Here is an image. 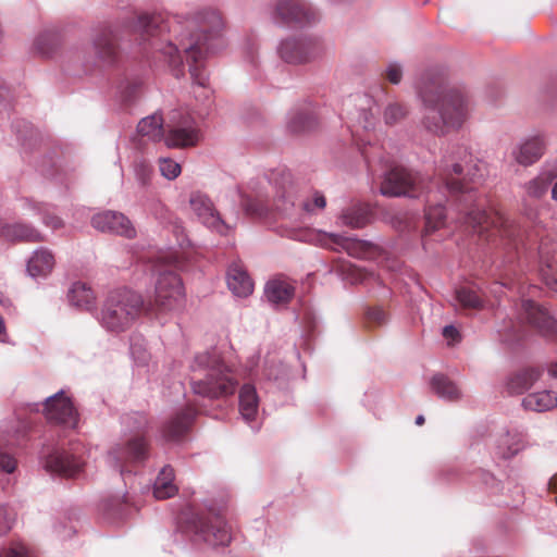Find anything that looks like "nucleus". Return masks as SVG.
Listing matches in <instances>:
<instances>
[{
    "instance_id": "obj_1",
    "label": "nucleus",
    "mask_w": 557,
    "mask_h": 557,
    "mask_svg": "<svg viewBox=\"0 0 557 557\" xmlns=\"http://www.w3.org/2000/svg\"><path fill=\"white\" fill-rule=\"evenodd\" d=\"M361 153L370 172L375 162L383 164L385 172L380 185L383 196L419 198L425 195V235L445 225L446 210L443 202L451 198L463 203L461 211L465 224L495 248L504 250L506 262L515 260L521 242L519 226L500 211H486L480 206H471L474 187L468 185L465 177L461 178L463 164L457 162L454 156H444L438 168L440 180L426 183L422 174L377 153L371 145L362 148Z\"/></svg>"
},
{
    "instance_id": "obj_2",
    "label": "nucleus",
    "mask_w": 557,
    "mask_h": 557,
    "mask_svg": "<svg viewBox=\"0 0 557 557\" xmlns=\"http://www.w3.org/2000/svg\"><path fill=\"white\" fill-rule=\"evenodd\" d=\"M223 26L221 14L214 9H202L185 15L141 14L136 22L141 40L147 42L150 50L163 57L175 77L183 75L182 53L185 54L191 79L201 88L208 82L203 60L223 46Z\"/></svg>"
},
{
    "instance_id": "obj_3",
    "label": "nucleus",
    "mask_w": 557,
    "mask_h": 557,
    "mask_svg": "<svg viewBox=\"0 0 557 557\" xmlns=\"http://www.w3.org/2000/svg\"><path fill=\"white\" fill-rule=\"evenodd\" d=\"M421 103L420 126L435 136L459 129L467 121L470 101L465 89L451 86L440 72L428 71L417 82Z\"/></svg>"
},
{
    "instance_id": "obj_4",
    "label": "nucleus",
    "mask_w": 557,
    "mask_h": 557,
    "mask_svg": "<svg viewBox=\"0 0 557 557\" xmlns=\"http://www.w3.org/2000/svg\"><path fill=\"white\" fill-rule=\"evenodd\" d=\"M190 371L193 392L211 399L232 395L238 384L234 373L215 349L196 355Z\"/></svg>"
},
{
    "instance_id": "obj_5",
    "label": "nucleus",
    "mask_w": 557,
    "mask_h": 557,
    "mask_svg": "<svg viewBox=\"0 0 557 557\" xmlns=\"http://www.w3.org/2000/svg\"><path fill=\"white\" fill-rule=\"evenodd\" d=\"M161 264L156 265L158 278L154 288V305L161 311H172L180 308L184 300V287L181 277L172 270L185 269V256L170 249L158 258Z\"/></svg>"
},
{
    "instance_id": "obj_6",
    "label": "nucleus",
    "mask_w": 557,
    "mask_h": 557,
    "mask_svg": "<svg viewBox=\"0 0 557 557\" xmlns=\"http://www.w3.org/2000/svg\"><path fill=\"white\" fill-rule=\"evenodd\" d=\"M143 307L144 299L138 293L127 288L114 289L102 305L99 321L109 332H124L139 317Z\"/></svg>"
},
{
    "instance_id": "obj_7",
    "label": "nucleus",
    "mask_w": 557,
    "mask_h": 557,
    "mask_svg": "<svg viewBox=\"0 0 557 557\" xmlns=\"http://www.w3.org/2000/svg\"><path fill=\"white\" fill-rule=\"evenodd\" d=\"M268 183L273 188L275 209L286 216H293L297 210L314 214L326 206L324 195L318 190L296 203V190L292 182V174L285 169L273 171Z\"/></svg>"
},
{
    "instance_id": "obj_8",
    "label": "nucleus",
    "mask_w": 557,
    "mask_h": 557,
    "mask_svg": "<svg viewBox=\"0 0 557 557\" xmlns=\"http://www.w3.org/2000/svg\"><path fill=\"white\" fill-rule=\"evenodd\" d=\"M122 423L129 433L134 434L126 441L124 446L117 445L113 447L106 457L107 463L121 475L127 471L126 462H143L148 457V444L141 434L148 424L146 416L139 412L125 414L122 418Z\"/></svg>"
},
{
    "instance_id": "obj_9",
    "label": "nucleus",
    "mask_w": 557,
    "mask_h": 557,
    "mask_svg": "<svg viewBox=\"0 0 557 557\" xmlns=\"http://www.w3.org/2000/svg\"><path fill=\"white\" fill-rule=\"evenodd\" d=\"M187 529L194 534L196 542L213 547L226 546L232 540L231 529L224 517L211 508L190 519Z\"/></svg>"
},
{
    "instance_id": "obj_10",
    "label": "nucleus",
    "mask_w": 557,
    "mask_h": 557,
    "mask_svg": "<svg viewBox=\"0 0 557 557\" xmlns=\"http://www.w3.org/2000/svg\"><path fill=\"white\" fill-rule=\"evenodd\" d=\"M201 138L196 121L181 111L171 112L165 122L164 141L170 148H188L196 146Z\"/></svg>"
},
{
    "instance_id": "obj_11",
    "label": "nucleus",
    "mask_w": 557,
    "mask_h": 557,
    "mask_svg": "<svg viewBox=\"0 0 557 557\" xmlns=\"http://www.w3.org/2000/svg\"><path fill=\"white\" fill-rule=\"evenodd\" d=\"M318 18L319 13L306 0H276L272 13L274 23L283 26L306 25Z\"/></svg>"
},
{
    "instance_id": "obj_12",
    "label": "nucleus",
    "mask_w": 557,
    "mask_h": 557,
    "mask_svg": "<svg viewBox=\"0 0 557 557\" xmlns=\"http://www.w3.org/2000/svg\"><path fill=\"white\" fill-rule=\"evenodd\" d=\"M42 412L51 423L69 429H75L78 424V412L63 389L46 398Z\"/></svg>"
},
{
    "instance_id": "obj_13",
    "label": "nucleus",
    "mask_w": 557,
    "mask_h": 557,
    "mask_svg": "<svg viewBox=\"0 0 557 557\" xmlns=\"http://www.w3.org/2000/svg\"><path fill=\"white\" fill-rule=\"evenodd\" d=\"M94 58L85 63L86 71L113 66L120 59L116 38L109 27H102L92 39Z\"/></svg>"
},
{
    "instance_id": "obj_14",
    "label": "nucleus",
    "mask_w": 557,
    "mask_h": 557,
    "mask_svg": "<svg viewBox=\"0 0 557 557\" xmlns=\"http://www.w3.org/2000/svg\"><path fill=\"white\" fill-rule=\"evenodd\" d=\"M30 425L25 420H16L0 436V470L5 473H13L17 462L15 458L3 451V447H20L27 441Z\"/></svg>"
},
{
    "instance_id": "obj_15",
    "label": "nucleus",
    "mask_w": 557,
    "mask_h": 557,
    "mask_svg": "<svg viewBox=\"0 0 557 557\" xmlns=\"http://www.w3.org/2000/svg\"><path fill=\"white\" fill-rule=\"evenodd\" d=\"M189 206L198 220L208 228L226 235L231 226L221 218L211 199L200 191H194L189 197Z\"/></svg>"
},
{
    "instance_id": "obj_16",
    "label": "nucleus",
    "mask_w": 557,
    "mask_h": 557,
    "mask_svg": "<svg viewBox=\"0 0 557 557\" xmlns=\"http://www.w3.org/2000/svg\"><path fill=\"white\" fill-rule=\"evenodd\" d=\"M519 317L545 336L557 334V320L542 305L529 299L522 300Z\"/></svg>"
},
{
    "instance_id": "obj_17",
    "label": "nucleus",
    "mask_w": 557,
    "mask_h": 557,
    "mask_svg": "<svg viewBox=\"0 0 557 557\" xmlns=\"http://www.w3.org/2000/svg\"><path fill=\"white\" fill-rule=\"evenodd\" d=\"M519 317L545 336L557 334V320L542 305L529 299L522 300Z\"/></svg>"
},
{
    "instance_id": "obj_18",
    "label": "nucleus",
    "mask_w": 557,
    "mask_h": 557,
    "mask_svg": "<svg viewBox=\"0 0 557 557\" xmlns=\"http://www.w3.org/2000/svg\"><path fill=\"white\" fill-rule=\"evenodd\" d=\"M91 225L102 233H110L126 238H134L136 236V230L131 220L119 211L106 210L95 214L91 219Z\"/></svg>"
},
{
    "instance_id": "obj_19",
    "label": "nucleus",
    "mask_w": 557,
    "mask_h": 557,
    "mask_svg": "<svg viewBox=\"0 0 557 557\" xmlns=\"http://www.w3.org/2000/svg\"><path fill=\"white\" fill-rule=\"evenodd\" d=\"M539 253L542 278L549 289L557 292V238L549 234L541 235Z\"/></svg>"
},
{
    "instance_id": "obj_20",
    "label": "nucleus",
    "mask_w": 557,
    "mask_h": 557,
    "mask_svg": "<svg viewBox=\"0 0 557 557\" xmlns=\"http://www.w3.org/2000/svg\"><path fill=\"white\" fill-rule=\"evenodd\" d=\"M546 145V137L542 133L527 136L512 148L511 157L518 164L530 166L544 156Z\"/></svg>"
},
{
    "instance_id": "obj_21",
    "label": "nucleus",
    "mask_w": 557,
    "mask_h": 557,
    "mask_svg": "<svg viewBox=\"0 0 557 557\" xmlns=\"http://www.w3.org/2000/svg\"><path fill=\"white\" fill-rule=\"evenodd\" d=\"M317 52V44L309 38H289L277 47L280 58L286 63L299 64L311 60Z\"/></svg>"
},
{
    "instance_id": "obj_22",
    "label": "nucleus",
    "mask_w": 557,
    "mask_h": 557,
    "mask_svg": "<svg viewBox=\"0 0 557 557\" xmlns=\"http://www.w3.org/2000/svg\"><path fill=\"white\" fill-rule=\"evenodd\" d=\"M45 469L54 474L73 478L78 475L84 467V461L74 453L55 449L44 457Z\"/></svg>"
},
{
    "instance_id": "obj_23",
    "label": "nucleus",
    "mask_w": 557,
    "mask_h": 557,
    "mask_svg": "<svg viewBox=\"0 0 557 557\" xmlns=\"http://www.w3.org/2000/svg\"><path fill=\"white\" fill-rule=\"evenodd\" d=\"M557 178V159L546 161L536 176L523 184V190L528 198L541 200L544 198L554 181Z\"/></svg>"
},
{
    "instance_id": "obj_24",
    "label": "nucleus",
    "mask_w": 557,
    "mask_h": 557,
    "mask_svg": "<svg viewBox=\"0 0 557 557\" xmlns=\"http://www.w3.org/2000/svg\"><path fill=\"white\" fill-rule=\"evenodd\" d=\"M324 235L326 237L325 244L332 249H344L348 255L356 258H369L372 253L373 246L370 243L351 237H345L335 233H325Z\"/></svg>"
},
{
    "instance_id": "obj_25",
    "label": "nucleus",
    "mask_w": 557,
    "mask_h": 557,
    "mask_svg": "<svg viewBox=\"0 0 557 557\" xmlns=\"http://www.w3.org/2000/svg\"><path fill=\"white\" fill-rule=\"evenodd\" d=\"M227 286L237 297H247L253 290V283L239 262H234L227 270Z\"/></svg>"
},
{
    "instance_id": "obj_26",
    "label": "nucleus",
    "mask_w": 557,
    "mask_h": 557,
    "mask_svg": "<svg viewBox=\"0 0 557 557\" xmlns=\"http://www.w3.org/2000/svg\"><path fill=\"white\" fill-rule=\"evenodd\" d=\"M195 417L193 408H185L176 412L162 428V435L166 441H175L189 429Z\"/></svg>"
},
{
    "instance_id": "obj_27",
    "label": "nucleus",
    "mask_w": 557,
    "mask_h": 557,
    "mask_svg": "<svg viewBox=\"0 0 557 557\" xmlns=\"http://www.w3.org/2000/svg\"><path fill=\"white\" fill-rule=\"evenodd\" d=\"M317 116L310 107L295 108L287 116V129L293 134H301L314 128Z\"/></svg>"
},
{
    "instance_id": "obj_28",
    "label": "nucleus",
    "mask_w": 557,
    "mask_h": 557,
    "mask_svg": "<svg viewBox=\"0 0 557 557\" xmlns=\"http://www.w3.org/2000/svg\"><path fill=\"white\" fill-rule=\"evenodd\" d=\"M239 413L249 424L256 422L259 413V397L256 387L245 384L239 391Z\"/></svg>"
},
{
    "instance_id": "obj_29",
    "label": "nucleus",
    "mask_w": 557,
    "mask_h": 557,
    "mask_svg": "<svg viewBox=\"0 0 557 557\" xmlns=\"http://www.w3.org/2000/svg\"><path fill=\"white\" fill-rule=\"evenodd\" d=\"M295 294L294 285L287 280L274 278L267 283L264 296L273 306L287 304Z\"/></svg>"
},
{
    "instance_id": "obj_30",
    "label": "nucleus",
    "mask_w": 557,
    "mask_h": 557,
    "mask_svg": "<svg viewBox=\"0 0 557 557\" xmlns=\"http://www.w3.org/2000/svg\"><path fill=\"white\" fill-rule=\"evenodd\" d=\"M0 237L10 242L24 240L36 243L42 240L41 234L36 228L22 223H0Z\"/></svg>"
},
{
    "instance_id": "obj_31",
    "label": "nucleus",
    "mask_w": 557,
    "mask_h": 557,
    "mask_svg": "<svg viewBox=\"0 0 557 557\" xmlns=\"http://www.w3.org/2000/svg\"><path fill=\"white\" fill-rule=\"evenodd\" d=\"M54 257L47 248L36 249L27 262V272L34 277H46L53 269Z\"/></svg>"
},
{
    "instance_id": "obj_32",
    "label": "nucleus",
    "mask_w": 557,
    "mask_h": 557,
    "mask_svg": "<svg viewBox=\"0 0 557 557\" xmlns=\"http://www.w3.org/2000/svg\"><path fill=\"white\" fill-rule=\"evenodd\" d=\"M21 208L26 214L40 215L44 224L53 230L60 228L63 225L62 220L54 214L53 208L50 205L25 198L21 200Z\"/></svg>"
},
{
    "instance_id": "obj_33",
    "label": "nucleus",
    "mask_w": 557,
    "mask_h": 557,
    "mask_svg": "<svg viewBox=\"0 0 557 557\" xmlns=\"http://www.w3.org/2000/svg\"><path fill=\"white\" fill-rule=\"evenodd\" d=\"M522 406L535 412L548 411L557 406V395L553 391L531 393L522 399Z\"/></svg>"
},
{
    "instance_id": "obj_34",
    "label": "nucleus",
    "mask_w": 557,
    "mask_h": 557,
    "mask_svg": "<svg viewBox=\"0 0 557 557\" xmlns=\"http://www.w3.org/2000/svg\"><path fill=\"white\" fill-rule=\"evenodd\" d=\"M177 493V486L174 483V470L171 466H164L153 484V496L157 499H166Z\"/></svg>"
},
{
    "instance_id": "obj_35",
    "label": "nucleus",
    "mask_w": 557,
    "mask_h": 557,
    "mask_svg": "<svg viewBox=\"0 0 557 557\" xmlns=\"http://www.w3.org/2000/svg\"><path fill=\"white\" fill-rule=\"evenodd\" d=\"M432 391L446 401H457L462 393L458 385L444 374H435L431 379Z\"/></svg>"
},
{
    "instance_id": "obj_36",
    "label": "nucleus",
    "mask_w": 557,
    "mask_h": 557,
    "mask_svg": "<svg viewBox=\"0 0 557 557\" xmlns=\"http://www.w3.org/2000/svg\"><path fill=\"white\" fill-rule=\"evenodd\" d=\"M455 300L462 309L481 310L485 306V300L480 289L473 286H460L455 290Z\"/></svg>"
},
{
    "instance_id": "obj_37",
    "label": "nucleus",
    "mask_w": 557,
    "mask_h": 557,
    "mask_svg": "<svg viewBox=\"0 0 557 557\" xmlns=\"http://www.w3.org/2000/svg\"><path fill=\"white\" fill-rule=\"evenodd\" d=\"M541 374L537 368L523 369L509 377L508 389L513 394H522L540 379Z\"/></svg>"
},
{
    "instance_id": "obj_38",
    "label": "nucleus",
    "mask_w": 557,
    "mask_h": 557,
    "mask_svg": "<svg viewBox=\"0 0 557 557\" xmlns=\"http://www.w3.org/2000/svg\"><path fill=\"white\" fill-rule=\"evenodd\" d=\"M67 297L71 305L84 310L91 309L96 299L94 290L82 282L73 283Z\"/></svg>"
},
{
    "instance_id": "obj_39",
    "label": "nucleus",
    "mask_w": 557,
    "mask_h": 557,
    "mask_svg": "<svg viewBox=\"0 0 557 557\" xmlns=\"http://www.w3.org/2000/svg\"><path fill=\"white\" fill-rule=\"evenodd\" d=\"M137 132L143 137H148L153 141L162 139L165 134V125L162 116L152 114L141 119L137 125Z\"/></svg>"
},
{
    "instance_id": "obj_40",
    "label": "nucleus",
    "mask_w": 557,
    "mask_h": 557,
    "mask_svg": "<svg viewBox=\"0 0 557 557\" xmlns=\"http://www.w3.org/2000/svg\"><path fill=\"white\" fill-rule=\"evenodd\" d=\"M339 219L343 225L351 228H361L369 221V210L363 205L355 203L346 208Z\"/></svg>"
},
{
    "instance_id": "obj_41",
    "label": "nucleus",
    "mask_w": 557,
    "mask_h": 557,
    "mask_svg": "<svg viewBox=\"0 0 557 557\" xmlns=\"http://www.w3.org/2000/svg\"><path fill=\"white\" fill-rule=\"evenodd\" d=\"M522 435L518 432H507L498 440L497 454L504 459H509L517 455L522 449Z\"/></svg>"
},
{
    "instance_id": "obj_42",
    "label": "nucleus",
    "mask_w": 557,
    "mask_h": 557,
    "mask_svg": "<svg viewBox=\"0 0 557 557\" xmlns=\"http://www.w3.org/2000/svg\"><path fill=\"white\" fill-rule=\"evenodd\" d=\"M343 280L349 284H370V282H379V277L356 264L347 263L341 268Z\"/></svg>"
},
{
    "instance_id": "obj_43",
    "label": "nucleus",
    "mask_w": 557,
    "mask_h": 557,
    "mask_svg": "<svg viewBox=\"0 0 557 557\" xmlns=\"http://www.w3.org/2000/svg\"><path fill=\"white\" fill-rule=\"evenodd\" d=\"M127 509V504L119 498L109 499L102 504L106 518L112 522L124 519Z\"/></svg>"
},
{
    "instance_id": "obj_44",
    "label": "nucleus",
    "mask_w": 557,
    "mask_h": 557,
    "mask_svg": "<svg viewBox=\"0 0 557 557\" xmlns=\"http://www.w3.org/2000/svg\"><path fill=\"white\" fill-rule=\"evenodd\" d=\"M243 206L248 214L261 216L268 211V194H258L255 197H246L243 199Z\"/></svg>"
},
{
    "instance_id": "obj_45",
    "label": "nucleus",
    "mask_w": 557,
    "mask_h": 557,
    "mask_svg": "<svg viewBox=\"0 0 557 557\" xmlns=\"http://www.w3.org/2000/svg\"><path fill=\"white\" fill-rule=\"evenodd\" d=\"M129 351L133 360L138 366H145L149 360V352L146 348L145 339L139 335H133L131 337Z\"/></svg>"
},
{
    "instance_id": "obj_46",
    "label": "nucleus",
    "mask_w": 557,
    "mask_h": 557,
    "mask_svg": "<svg viewBox=\"0 0 557 557\" xmlns=\"http://www.w3.org/2000/svg\"><path fill=\"white\" fill-rule=\"evenodd\" d=\"M57 36L52 32L39 34L34 41V49L41 55H49L55 48Z\"/></svg>"
},
{
    "instance_id": "obj_47",
    "label": "nucleus",
    "mask_w": 557,
    "mask_h": 557,
    "mask_svg": "<svg viewBox=\"0 0 557 557\" xmlns=\"http://www.w3.org/2000/svg\"><path fill=\"white\" fill-rule=\"evenodd\" d=\"M407 114V106L399 102H392L385 108L383 117L387 125H395L405 119Z\"/></svg>"
},
{
    "instance_id": "obj_48",
    "label": "nucleus",
    "mask_w": 557,
    "mask_h": 557,
    "mask_svg": "<svg viewBox=\"0 0 557 557\" xmlns=\"http://www.w3.org/2000/svg\"><path fill=\"white\" fill-rule=\"evenodd\" d=\"M160 173L166 180H175L182 172L181 164L171 158L159 159Z\"/></svg>"
},
{
    "instance_id": "obj_49",
    "label": "nucleus",
    "mask_w": 557,
    "mask_h": 557,
    "mask_svg": "<svg viewBox=\"0 0 557 557\" xmlns=\"http://www.w3.org/2000/svg\"><path fill=\"white\" fill-rule=\"evenodd\" d=\"M134 173L136 181L141 187H146L149 185L151 176H152V168L146 161H137L134 164Z\"/></svg>"
},
{
    "instance_id": "obj_50",
    "label": "nucleus",
    "mask_w": 557,
    "mask_h": 557,
    "mask_svg": "<svg viewBox=\"0 0 557 557\" xmlns=\"http://www.w3.org/2000/svg\"><path fill=\"white\" fill-rule=\"evenodd\" d=\"M15 518L16 513L10 506H0V536L12 529L15 522Z\"/></svg>"
},
{
    "instance_id": "obj_51",
    "label": "nucleus",
    "mask_w": 557,
    "mask_h": 557,
    "mask_svg": "<svg viewBox=\"0 0 557 557\" xmlns=\"http://www.w3.org/2000/svg\"><path fill=\"white\" fill-rule=\"evenodd\" d=\"M366 320L371 325L381 326L387 323L388 315L381 307H373L367 310Z\"/></svg>"
},
{
    "instance_id": "obj_52",
    "label": "nucleus",
    "mask_w": 557,
    "mask_h": 557,
    "mask_svg": "<svg viewBox=\"0 0 557 557\" xmlns=\"http://www.w3.org/2000/svg\"><path fill=\"white\" fill-rule=\"evenodd\" d=\"M384 74L388 82L397 85L403 78V66L400 63L392 61L387 64Z\"/></svg>"
},
{
    "instance_id": "obj_53",
    "label": "nucleus",
    "mask_w": 557,
    "mask_h": 557,
    "mask_svg": "<svg viewBox=\"0 0 557 557\" xmlns=\"http://www.w3.org/2000/svg\"><path fill=\"white\" fill-rule=\"evenodd\" d=\"M358 125L364 129L366 132H369L374 127L375 124V116L371 109L369 108H360L359 115H358Z\"/></svg>"
},
{
    "instance_id": "obj_54",
    "label": "nucleus",
    "mask_w": 557,
    "mask_h": 557,
    "mask_svg": "<svg viewBox=\"0 0 557 557\" xmlns=\"http://www.w3.org/2000/svg\"><path fill=\"white\" fill-rule=\"evenodd\" d=\"M443 336L451 342L459 338V331L454 325H446L443 329Z\"/></svg>"
},
{
    "instance_id": "obj_55",
    "label": "nucleus",
    "mask_w": 557,
    "mask_h": 557,
    "mask_svg": "<svg viewBox=\"0 0 557 557\" xmlns=\"http://www.w3.org/2000/svg\"><path fill=\"white\" fill-rule=\"evenodd\" d=\"M7 95H8V90L5 87H3L1 84H0V113L2 112L3 109H5L7 104H5V99H7Z\"/></svg>"
},
{
    "instance_id": "obj_56",
    "label": "nucleus",
    "mask_w": 557,
    "mask_h": 557,
    "mask_svg": "<svg viewBox=\"0 0 557 557\" xmlns=\"http://www.w3.org/2000/svg\"><path fill=\"white\" fill-rule=\"evenodd\" d=\"M23 123V127L25 128V134H22L20 131H16L17 132V138L18 140H23L25 141L27 139V133H32V127L28 123L26 122H22Z\"/></svg>"
},
{
    "instance_id": "obj_57",
    "label": "nucleus",
    "mask_w": 557,
    "mask_h": 557,
    "mask_svg": "<svg viewBox=\"0 0 557 557\" xmlns=\"http://www.w3.org/2000/svg\"><path fill=\"white\" fill-rule=\"evenodd\" d=\"M483 478L485 484H494L496 482L495 478L491 473L484 472Z\"/></svg>"
},
{
    "instance_id": "obj_58",
    "label": "nucleus",
    "mask_w": 557,
    "mask_h": 557,
    "mask_svg": "<svg viewBox=\"0 0 557 557\" xmlns=\"http://www.w3.org/2000/svg\"><path fill=\"white\" fill-rule=\"evenodd\" d=\"M555 183L552 185V199L557 201V178L554 181Z\"/></svg>"
},
{
    "instance_id": "obj_59",
    "label": "nucleus",
    "mask_w": 557,
    "mask_h": 557,
    "mask_svg": "<svg viewBox=\"0 0 557 557\" xmlns=\"http://www.w3.org/2000/svg\"><path fill=\"white\" fill-rule=\"evenodd\" d=\"M548 372L552 376L557 379V362L549 367Z\"/></svg>"
},
{
    "instance_id": "obj_60",
    "label": "nucleus",
    "mask_w": 557,
    "mask_h": 557,
    "mask_svg": "<svg viewBox=\"0 0 557 557\" xmlns=\"http://www.w3.org/2000/svg\"><path fill=\"white\" fill-rule=\"evenodd\" d=\"M424 423V417L422 414H419L417 418H416V424L417 425H422Z\"/></svg>"
},
{
    "instance_id": "obj_61",
    "label": "nucleus",
    "mask_w": 557,
    "mask_h": 557,
    "mask_svg": "<svg viewBox=\"0 0 557 557\" xmlns=\"http://www.w3.org/2000/svg\"><path fill=\"white\" fill-rule=\"evenodd\" d=\"M471 182H472V184H476L478 183L476 178H474V177L471 178Z\"/></svg>"
}]
</instances>
